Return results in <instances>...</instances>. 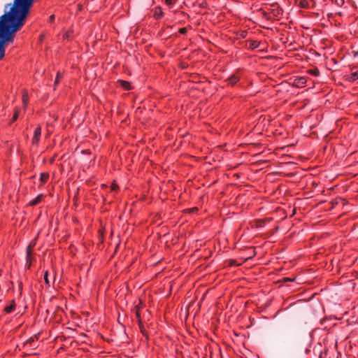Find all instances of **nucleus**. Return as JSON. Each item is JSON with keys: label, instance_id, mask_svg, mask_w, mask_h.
Wrapping results in <instances>:
<instances>
[{"label": "nucleus", "instance_id": "18", "mask_svg": "<svg viewBox=\"0 0 358 358\" xmlns=\"http://www.w3.org/2000/svg\"><path fill=\"white\" fill-rule=\"evenodd\" d=\"M63 78V73L60 71L57 73L56 78L55 80V86L57 85L60 81V80Z\"/></svg>", "mask_w": 358, "mask_h": 358}, {"label": "nucleus", "instance_id": "16", "mask_svg": "<svg viewBox=\"0 0 358 358\" xmlns=\"http://www.w3.org/2000/svg\"><path fill=\"white\" fill-rule=\"evenodd\" d=\"M29 101V96L27 91H24L22 94V102L24 106H27Z\"/></svg>", "mask_w": 358, "mask_h": 358}, {"label": "nucleus", "instance_id": "28", "mask_svg": "<svg viewBox=\"0 0 358 358\" xmlns=\"http://www.w3.org/2000/svg\"><path fill=\"white\" fill-rule=\"evenodd\" d=\"M319 358H322V355H320Z\"/></svg>", "mask_w": 358, "mask_h": 358}, {"label": "nucleus", "instance_id": "8", "mask_svg": "<svg viewBox=\"0 0 358 358\" xmlns=\"http://www.w3.org/2000/svg\"><path fill=\"white\" fill-rule=\"evenodd\" d=\"M14 38H15V33H13V39L12 40H8V41H6L3 43H2V46H1V51L2 50L3 53L0 52V60H1L4 56H5V45L6 43H13V40H14ZM3 38H0V43L1 42Z\"/></svg>", "mask_w": 358, "mask_h": 358}, {"label": "nucleus", "instance_id": "21", "mask_svg": "<svg viewBox=\"0 0 358 358\" xmlns=\"http://www.w3.org/2000/svg\"><path fill=\"white\" fill-rule=\"evenodd\" d=\"M308 0H299V6L301 8H306L308 6Z\"/></svg>", "mask_w": 358, "mask_h": 358}, {"label": "nucleus", "instance_id": "24", "mask_svg": "<svg viewBox=\"0 0 358 358\" xmlns=\"http://www.w3.org/2000/svg\"><path fill=\"white\" fill-rule=\"evenodd\" d=\"M19 116V110H16L13 115V117H12V121L14 122L15 121L17 117Z\"/></svg>", "mask_w": 358, "mask_h": 358}, {"label": "nucleus", "instance_id": "3", "mask_svg": "<svg viewBox=\"0 0 358 358\" xmlns=\"http://www.w3.org/2000/svg\"><path fill=\"white\" fill-rule=\"evenodd\" d=\"M268 10H270L271 17H279L282 14V10L278 5H271L268 8Z\"/></svg>", "mask_w": 358, "mask_h": 358}, {"label": "nucleus", "instance_id": "14", "mask_svg": "<svg viewBox=\"0 0 358 358\" xmlns=\"http://www.w3.org/2000/svg\"><path fill=\"white\" fill-rule=\"evenodd\" d=\"M136 309V317L138 321V323L142 322V319L140 313V306L138 305L135 307Z\"/></svg>", "mask_w": 358, "mask_h": 358}, {"label": "nucleus", "instance_id": "26", "mask_svg": "<svg viewBox=\"0 0 358 358\" xmlns=\"http://www.w3.org/2000/svg\"><path fill=\"white\" fill-rule=\"evenodd\" d=\"M118 189H119L118 185L116 183L113 182L112 185H111V190L112 191H117Z\"/></svg>", "mask_w": 358, "mask_h": 358}, {"label": "nucleus", "instance_id": "6", "mask_svg": "<svg viewBox=\"0 0 358 358\" xmlns=\"http://www.w3.org/2000/svg\"><path fill=\"white\" fill-rule=\"evenodd\" d=\"M34 248V245L29 244L26 250V260L27 263H29V265L31 263V256H32V250Z\"/></svg>", "mask_w": 358, "mask_h": 358}, {"label": "nucleus", "instance_id": "22", "mask_svg": "<svg viewBox=\"0 0 358 358\" xmlns=\"http://www.w3.org/2000/svg\"><path fill=\"white\" fill-rule=\"evenodd\" d=\"M44 280H45V284H46L48 287H50V281H49V280H48V271H46L45 272V273H44Z\"/></svg>", "mask_w": 358, "mask_h": 358}, {"label": "nucleus", "instance_id": "4", "mask_svg": "<svg viewBox=\"0 0 358 358\" xmlns=\"http://www.w3.org/2000/svg\"><path fill=\"white\" fill-rule=\"evenodd\" d=\"M346 80L349 82H354L358 79V67H353L350 70V73L345 76Z\"/></svg>", "mask_w": 358, "mask_h": 358}, {"label": "nucleus", "instance_id": "17", "mask_svg": "<svg viewBox=\"0 0 358 358\" xmlns=\"http://www.w3.org/2000/svg\"><path fill=\"white\" fill-rule=\"evenodd\" d=\"M138 327H139V329H140V331L141 333L145 336V337H148V334H147V332H146V330H145V328L143 324V322H141V323H138Z\"/></svg>", "mask_w": 358, "mask_h": 358}, {"label": "nucleus", "instance_id": "15", "mask_svg": "<svg viewBox=\"0 0 358 358\" xmlns=\"http://www.w3.org/2000/svg\"><path fill=\"white\" fill-rule=\"evenodd\" d=\"M254 225L257 228L263 227L264 226L265 220H256L254 221Z\"/></svg>", "mask_w": 358, "mask_h": 358}, {"label": "nucleus", "instance_id": "10", "mask_svg": "<svg viewBox=\"0 0 358 358\" xmlns=\"http://www.w3.org/2000/svg\"><path fill=\"white\" fill-rule=\"evenodd\" d=\"M43 196H44L42 194H38L35 199H34L29 201V206H36L40 202H41V201L43 199Z\"/></svg>", "mask_w": 358, "mask_h": 358}, {"label": "nucleus", "instance_id": "19", "mask_svg": "<svg viewBox=\"0 0 358 358\" xmlns=\"http://www.w3.org/2000/svg\"><path fill=\"white\" fill-rule=\"evenodd\" d=\"M259 45H260V42H259L257 41H252L250 43V48L252 49H256L259 47Z\"/></svg>", "mask_w": 358, "mask_h": 358}, {"label": "nucleus", "instance_id": "2", "mask_svg": "<svg viewBox=\"0 0 358 358\" xmlns=\"http://www.w3.org/2000/svg\"><path fill=\"white\" fill-rule=\"evenodd\" d=\"M41 136V127L38 125L34 130V136L31 140V143L33 145L37 146L39 143L40 138Z\"/></svg>", "mask_w": 358, "mask_h": 358}, {"label": "nucleus", "instance_id": "12", "mask_svg": "<svg viewBox=\"0 0 358 358\" xmlns=\"http://www.w3.org/2000/svg\"><path fill=\"white\" fill-rule=\"evenodd\" d=\"M121 87L125 90H131V84L128 81L125 80H119Z\"/></svg>", "mask_w": 358, "mask_h": 358}, {"label": "nucleus", "instance_id": "11", "mask_svg": "<svg viewBox=\"0 0 358 358\" xmlns=\"http://www.w3.org/2000/svg\"><path fill=\"white\" fill-rule=\"evenodd\" d=\"M49 179V173H41L40 174V180L42 185H44L48 182Z\"/></svg>", "mask_w": 358, "mask_h": 358}, {"label": "nucleus", "instance_id": "27", "mask_svg": "<svg viewBox=\"0 0 358 358\" xmlns=\"http://www.w3.org/2000/svg\"><path fill=\"white\" fill-rule=\"evenodd\" d=\"M187 27H182L179 29V33L180 34H185L187 33Z\"/></svg>", "mask_w": 358, "mask_h": 358}, {"label": "nucleus", "instance_id": "29", "mask_svg": "<svg viewBox=\"0 0 358 358\" xmlns=\"http://www.w3.org/2000/svg\"><path fill=\"white\" fill-rule=\"evenodd\" d=\"M357 324H358V321H357Z\"/></svg>", "mask_w": 358, "mask_h": 358}, {"label": "nucleus", "instance_id": "7", "mask_svg": "<svg viewBox=\"0 0 358 358\" xmlns=\"http://www.w3.org/2000/svg\"><path fill=\"white\" fill-rule=\"evenodd\" d=\"M16 304L14 300H12L7 304L4 308V312L6 313H10L15 310Z\"/></svg>", "mask_w": 358, "mask_h": 358}, {"label": "nucleus", "instance_id": "5", "mask_svg": "<svg viewBox=\"0 0 358 358\" xmlns=\"http://www.w3.org/2000/svg\"><path fill=\"white\" fill-rule=\"evenodd\" d=\"M164 16V12L160 6H156L153 9V17L155 20H159Z\"/></svg>", "mask_w": 358, "mask_h": 358}, {"label": "nucleus", "instance_id": "9", "mask_svg": "<svg viewBox=\"0 0 358 358\" xmlns=\"http://www.w3.org/2000/svg\"><path fill=\"white\" fill-rule=\"evenodd\" d=\"M307 83L306 77H299L294 80V85L297 87H303Z\"/></svg>", "mask_w": 358, "mask_h": 358}, {"label": "nucleus", "instance_id": "25", "mask_svg": "<svg viewBox=\"0 0 358 358\" xmlns=\"http://www.w3.org/2000/svg\"><path fill=\"white\" fill-rule=\"evenodd\" d=\"M165 3L169 6H172L175 2H176V0H164Z\"/></svg>", "mask_w": 358, "mask_h": 358}, {"label": "nucleus", "instance_id": "20", "mask_svg": "<svg viewBox=\"0 0 358 358\" xmlns=\"http://www.w3.org/2000/svg\"><path fill=\"white\" fill-rule=\"evenodd\" d=\"M262 14L267 20H270L272 18L270 10H268V8L267 9V10H262Z\"/></svg>", "mask_w": 358, "mask_h": 358}, {"label": "nucleus", "instance_id": "1", "mask_svg": "<svg viewBox=\"0 0 358 358\" xmlns=\"http://www.w3.org/2000/svg\"><path fill=\"white\" fill-rule=\"evenodd\" d=\"M241 74L239 70H236L227 80L228 85L235 86L240 80Z\"/></svg>", "mask_w": 358, "mask_h": 358}, {"label": "nucleus", "instance_id": "23", "mask_svg": "<svg viewBox=\"0 0 358 358\" xmlns=\"http://www.w3.org/2000/svg\"><path fill=\"white\" fill-rule=\"evenodd\" d=\"M294 280H295V278H287V277H285L282 279V282H294Z\"/></svg>", "mask_w": 358, "mask_h": 358}, {"label": "nucleus", "instance_id": "13", "mask_svg": "<svg viewBox=\"0 0 358 358\" xmlns=\"http://www.w3.org/2000/svg\"><path fill=\"white\" fill-rule=\"evenodd\" d=\"M307 73L315 77L320 76V71L317 68L308 69Z\"/></svg>", "mask_w": 358, "mask_h": 358}]
</instances>
